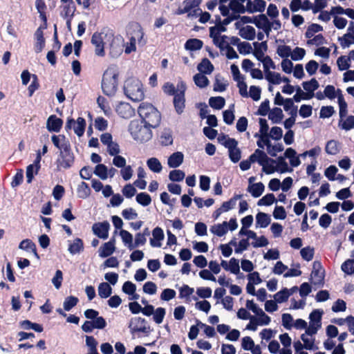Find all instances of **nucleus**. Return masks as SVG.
Here are the masks:
<instances>
[{"label":"nucleus","mask_w":354,"mask_h":354,"mask_svg":"<svg viewBox=\"0 0 354 354\" xmlns=\"http://www.w3.org/2000/svg\"><path fill=\"white\" fill-rule=\"evenodd\" d=\"M138 113L143 124L156 128L160 123L161 115L158 109L151 104L142 102L138 109Z\"/></svg>","instance_id":"f257e3e1"},{"label":"nucleus","mask_w":354,"mask_h":354,"mask_svg":"<svg viewBox=\"0 0 354 354\" xmlns=\"http://www.w3.org/2000/svg\"><path fill=\"white\" fill-rule=\"evenodd\" d=\"M118 71L115 66H110L104 71L102 81L103 93L108 96H113L118 87Z\"/></svg>","instance_id":"f03ea898"},{"label":"nucleus","mask_w":354,"mask_h":354,"mask_svg":"<svg viewBox=\"0 0 354 354\" xmlns=\"http://www.w3.org/2000/svg\"><path fill=\"white\" fill-rule=\"evenodd\" d=\"M134 120L131 121L129 125V131L135 140L144 142H147L152 138V127L149 125Z\"/></svg>","instance_id":"7ed1b4c3"},{"label":"nucleus","mask_w":354,"mask_h":354,"mask_svg":"<svg viewBox=\"0 0 354 354\" xmlns=\"http://www.w3.org/2000/svg\"><path fill=\"white\" fill-rule=\"evenodd\" d=\"M124 93L127 97L135 102L144 98V91L141 82L136 78H129L124 82Z\"/></svg>","instance_id":"20e7f679"},{"label":"nucleus","mask_w":354,"mask_h":354,"mask_svg":"<svg viewBox=\"0 0 354 354\" xmlns=\"http://www.w3.org/2000/svg\"><path fill=\"white\" fill-rule=\"evenodd\" d=\"M302 85L304 90L307 92H304L300 87H298L297 88L296 94L293 97V100L297 102L301 101V97L299 94L304 95L303 100H310L313 97L315 96L314 91H316L319 86L318 82L315 78H313L308 82H304Z\"/></svg>","instance_id":"39448f33"},{"label":"nucleus","mask_w":354,"mask_h":354,"mask_svg":"<svg viewBox=\"0 0 354 354\" xmlns=\"http://www.w3.org/2000/svg\"><path fill=\"white\" fill-rule=\"evenodd\" d=\"M201 0H185L183 1V8H179L176 12V15L188 14L189 17H197L201 14V9L199 5Z\"/></svg>","instance_id":"423d86ee"},{"label":"nucleus","mask_w":354,"mask_h":354,"mask_svg":"<svg viewBox=\"0 0 354 354\" xmlns=\"http://www.w3.org/2000/svg\"><path fill=\"white\" fill-rule=\"evenodd\" d=\"M230 12L227 15L226 18L224 19L223 23L225 25L229 24L233 20L237 19L239 17V15L244 13L246 10V6H243V3L237 0H231L227 5Z\"/></svg>","instance_id":"0eeeda50"},{"label":"nucleus","mask_w":354,"mask_h":354,"mask_svg":"<svg viewBox=\"0 0 354 354\" xmlns=\"http://www.w3.org/2000/svg\"><path fill=\"white\" fill-rule=\"evenodd\" d=\"M185 84L183 81L179 82L177 84V93L174 97L173 101L175 110L178 114H181L183 112L185 106Z\"/></svg>","instance_id":"6e6552de"},{"label":"nucleus","mask_w":354,"mask_h":354,"mask_svg":"<svg viewBox=\"0 0 354 354\" xmlns=\"http://www.w3.org/2000/svg\"><path fill=\"white\" fill-rule=\"evenodd\" d=\"M74 163V155L71 149L60 151L58 159L57 160V167L59 170L62 169H67L71 168Z\"/></svg>","instance_id":"1a4fd4ad"},{"label":"nucleus","mask_w":354,"mask_h":354,"mask_svg":"<svg viewBox=\"0 0 354 354\" xmlns=\"http://www.w3.org/2000/svg\"><path fill=\"white\" fill-rule=\"evenodd\" d=\"M124 39L120 36H115L112 34V38L109 44V53L113 57H118L123 51Z\"/></svg>","instance_id":"9d476101"},{"label":"nucleus","mask_w":354,"mask_h":354,"mask_svg":"<svg viewBox=\"0 0 354 354\" xmlns=\"http://www.w3.org/2000/svg\"><path fill=\"white\" fill-rule=\"evenodd\" d=\"M86 121L83 118H78L77 121H75L73 118H68L65 129L66 131L73 129L75 133L80 137L82 136L85 130Z\"/></svg>","instance_id":"9b49d317"},{"label":"nucleus","mask_w":354,"mask_h":354,"mask_svg":"<svg viewBox=\"0 0 354 354\" xmlns=\"http://www.w3.org/2000/svg\"><path fill=\"white\" fill-rule=\"evenodd\" d=\"M129 328L132 334L137 332L148 333L150 330V327L147 325L146 320L141 317L132 318L130 321Z\"/></svg>","instance_id":"f8f14e48"},{"label":"nucleus","mask_w":354,"mask_h":354,"mask_svg":"<svg viewBox=\"0 0 354 354\" xmlns=\"http://www.w3.org/2000/svg\"><path fill=\"white\" fill-rule=\"evenodd\" d=\"M257 153H260L259 164L262 166L263 171L267 174L273 173L274 171V169L272 165H270V163H274L275 161L273 159L270 158L262 150L258 149Z\"/></svg>","instance_id":"ddd939ff"},{"label":"nucleus","mask_w":354,"mask_h":354,"mask_svg":"<svg viewBox=\"0 0 354 354\" xmlns=\"http://www.w3.org/2000/svg\"><path fill=\"white\" fill-rule=\"evenodd\" d=\"M109 228L110 224L108 221L95 223L92 226L93 234L102 239L108 238Z\"/></svg>","instance_id":"4468645a"},{"label":"nucleus","mask_w":354,"mask_h":354,"mask_svg":"<svg viewBox=\"0 0 354 354\" xmlns=\"http://www.w3.org/2000/svg\"><path fill=\"white\" fill-rule=\"evenodd\" d=\"M115 111L120 117L124 119L131 118L135 115V109L127 102H120L115 108Z\"/></svg>","instance_id":"2eb2a0df"},{"label":"nucleus","mask_w":354,"mask_h":354,"mask_svg":"<svg viewBox=\"0 0 354 354\" xmlns=\"http://www.w3.org/2000/svg\"><path fill=\"white\" fill-rule=\"evenodd\" d=\"M41 153L38 152L34 162L28 165L26 168L27 183H30L34 178L35 174H37L40 168V161L41 159Z\"/></svg>","instance_id":"dca6fc26"},{"label":"nucleus","mask_w":354,"mask_h":354,"mask_svg":"<svg viewBox=\"0 0 354 354\" xmlns=\"http://www.w3.org/2000/svg\"><path fill=\"white\" fill-rule=\"evenodd\" d=\"M312 283L315 285H321L324 281V272L321 263L318 261L313 263V269L311 272Z\"/></svg>","instance_id":"f3484780"},{"label":"nucleus","mask_w":354,"mask_h":354,"mask_svg":"<svg viewBox=\"0 0 354 354\" xmlns=\"http://www.w3.org/2000/svg\"><path fill=\"white\" fill-rule=\"evenodd\" d=\"M348 38H352L354 43V23L353 21L350 22L348 32L338 38L340 45L343 48H348L352 44V41H349Z\"/></svg>","instance_id":"a211bd4d"},{"label":"nucleus","mask_w":354,"mask_h":354,"mask_svg":"<svg viewBox=\"0 0 354 354\" xmlns=\"http://www.w3.org/2000/svg\"><path fill=\"white\" fill-rule=\"evenodd\" d=\"M51 140L53 145L58 148L60 151L71 149L70 143L64 135H53L51 137Z\"/></svg>","instance_id":"6ab92c4d"},{"label":"nucleus","mask_w":354,"mask_h":354,"mask_svg":"<svg viewBox=\"0 0 354 354\" xmlns=\"http://www.w3.org/2000/svg\"><path fill=\"white\" fill-rule=\"evenodd\" d=\"M266 3L263 0H248L246 4L247 12L250 13L263 12L265 10Z\"/></svg>","instance_id":"aec40b11"},{"label":"nucleus","mask_w":354,"mask_h":354,"mask_svg":"<svg viewBox=\"0 0 354 354\" xmlns=\"http://www.w3.org/2000/svg\"><path fill=\"white\" fill-rule=\"evenodd\" d=\"M63 121L55 115H50L46 122V128L49 131L59 132L62 127Z\"/></svg>","instance_id":"412c9836"},{"label":"nucleus","mask_w":354,"mask_h":354,"mask_svg":"<svg viewBox=\"0 0 354 354\" xmlns=\"http://www.w3.org/2000/svg\"><path fill=\"white\" fill-rule=\"evenodd\" d=\"M91 44L95 46V53L97 56L103 57L105 55L104 46L102 44V36L98 32H95L91 37Z\"/></svg>","instance_id":"4be33fe9"},{"label":"nucleus","mask_w":354,"mask_h":354,"mask_svg":"<svg viewBox=\"0 0 354 354\" xmlns=\"http://www.w3.org/2000/svg\"><path fill=\"white\" fill-rule=\"evenodd\" d=\"M115 250V239H111L100 248L99 256L102 258L109 257L114 252Z\"/></svg>","instance_id":"5701e85b"},{"label":"nucleus","mask_w":354,"mask_h":354,"mask_svg":"<svg viewBox=\"0 0 354 354\" xmlns=\"http://www.w3.org/2000/svg\"><path fill=\"white\" fill-rule=\"evenodd\" d=\"M44 28H45V27H39L35 32V38L36 39V42L35 44V51L37 53L41 52L45 46V39L43 32Z\"/></svg>","instance_id":"b1692460"},{"label":"nucleus","mask_w":354,"mask_h":354,"mask_svg":"<svg viewBox=\"0 0 354 354\" xmlns=\"http://www.w3.org/2000/svg\"><path fill=\"white\" fill-rule=\"evenodd\" d=\"M254 23L257 27L262 29L268 35H269L270 32V21L265 15H260L255 17Z\"/></svg>","instance_id":"393cba45"},{"label":"nucleus","mask_w":354,"mask_h":354,"mask_svg":"<svg viewBox=\"0 0 354 354\" xmlns=\"http://www.w3.org/2000/svg\"><path fill=\"white\" fill-rule=\"evenodd\" d=\"M184 160V155L182 152L177 151L173 153L167 160V165L170 168L178 167Z\"/></svg>","instance_id":"a878e982"},{"label":"nucleus","mask_w":354,"mask_h":354,"mask_svg":"<svg viewBox=\"0 0 354 354\" xmlns=\"http://www.w3.org/2000/svg\"><path fill=\"white\" fill-rule=\"evenodd\" d=\"M153 239H150V244L152 247L160 248L161 246L160 241L164 239L162 230L159 227H155L152 231Z\"/></svg>","instance_id":"bb28decb"},{"label":"nucleus","mask_w":354,"mask_h":354,"mask_svg":"<svg viewBox=\"0 0 354 354\" xmlns=\"http://www.w3.org/2000/svg\"><path fill=\"white\" fill-rule=\"evenodd\" d=\"M174 141L173 133L170 129H164L160 134L159 142L163 146L172 145Z\"/></svg>","instance_id":"cd10ccee"},{"label":"nucleus","mask_w":354,"mask_h":354,"mask_svg":"<svg viewBox=\"0 0 354 354\" xmlns=\"http://www.w3.org/2000/svg\"><path fill=\"white\" fill-rule=\"evenodd\" d=\"M133 32L131 34L130 40L136 41L139 44L143 46L145 44V41H142L144 37V32L141 26L138 24H133Z\"/></svg>","instance_id":"c85d7f7f"},{"label":"nucleus","mask_w":354,"mask_h":354,"mask_svg":"<svg viewBox=\"0 0 354 354\" xmlns=\"http://www.w3.org/2000/svg\"><path fill=\"white\" fill-rule=\"evenodd\" d=\"M339 127L345 131H350L354 129V116L346 115V117L340 118Z\"/></svg>","instance_id":"c756f323"},{"label":"nucleus","mask_w":354,"mask_h":354,"mask_svg":"<svg viewBox=\"0 0 354 354\" xmlns=\"http://www.w3.org/2000/svg\"><path fill=\"white\" fill-rule=\"evenodd\" d=\"M264 189L265 187L262 183H257L249 185L247 191L250 193L253 197L258 198L263 194Z\"/></svg>","instance_id":"7c9ffc66"},{"label":"nucleus","mask_w":354,"mask_h":354,"mask_svg":"<svg viewBox=\"0 0 354 354\" xmlns=\"http://www.w3.org/2000/svg\"><path fill=\"white\" fill-rule=\"evenodd\" d=\"M227 222L223 221L221 224H216L212 225L210 228V232L218 236H223L227 233Z\"/></svg>","instance_id":"2f4dec72"},{"label":"nucleus","mask_w":354,"mask_h":354,"mask_svg":"<svg viewBox=\"0 0 354 354\" xmlns=\"http://www.w3.org/2000/svg\"><path fill=\"white\" fill-rule=\"evenodd\" d=\"M239 35L243 39L253 40L255 38L256 31L252 26H246L240 28Z\"/></svg>","instance_id":"473e14b6"},{"label":"nucleus","mask_w":354,"mask_h":354,"mask_svg":"<svg viewBox=\"0 0 354 354\" xmlns=\"http://www.w3.org/2000/svg\"><path fill=\"white\" fill-rule=\"evenodd\" d=\"M83 249V241L80 238H76L73 243H69L68 250L73 255L80 253Z\"/></svg>","instance_id":"72a5a7b5"},{"label":"nucleus","mask_w":354,"mask_h":354,"mask_svg":"<svg viewBox=\"0 0 354 354\" xmlns=\"http://www.w3.org/2000/svg\"><path fill=\"white\" fill-rule=\"evenodd\" d=\"M271 222L270 216L263 212H259L256 215V224L257 226L260 227H266Z\"/></svg>","instance_id":"f704fd0d"},{"label":"nucleus","mask_w":354,"mask_h":354,"mask_svg":"<svg viewBox=\"0 0 354 354\" xmlns=\"http://www.w3.org/2000/svg\"><path fill=\"white\" fill-rule=\"evenodd\" d=\"M197 69L201 73L210 74L214 70V66L208 59L204 58L198 65Z\"/></svg>","instance_id":"c9c22d12"},{"label":"nucleus","mask_w":354,"mask_h":354,"mask_svg":"<svg viewBox=\"0 0 354 354\" xmlns=\"http://www.w3.org/2000/svg\"><path fill=\"white\" fill-rule=\"evenodd\" d=\"M283 118V114L281 109L277 107L272 109L268 114V118L274 124L280 123Z\"/></svg>","instance_id":"e433bc0d"},{"label":"nucleus","mask_w":354,"mask_h":354,"mask_svg":"<svg viewBox=\"0 0 354 354\" xmlns=\"http://www.w3.org/2000/svg\"><path fill=\"white\" fill-rule=\"evenodd\" d=\"M120 236H121L124 244L127 246L129 250H133L134 248V243H133V236L129 232L125 230H121L120 232Z\"/></svg>","instance_id":"4c0bfd02"},{"label":"nucleus","mask_w":354,"mask_h":354,"mask_svg":"<svg viewBox=\"0 0 354 354\" xmlns=\"http://www.w3.org/2000/svg\"><path fill=\"white\" fill-rule=\"evenodd\" d=\"M267 50V45L265 42H261V44H255L254 55V57L261 62L266 56H264V53Z\"/></svg>","instance_id":"58836bf2"},{"label":"nucleus","mask_w":354,"mask_h":354,"mask_svg":"<svg viewBox=\"0 0 354 354\" xmlns=\"http://www.w3.org/2000/svg\"><path fill=\"white\" fill-rule=\"evenodd\" d=\"M147 165L154 173H160L162 169L160 162L156 158H149L147 161Z\"/></svg>","instance_id":"ea45409f"},{"label":"nucleus","mask_w":354,"mask_h":354,"mask_svg":"<svg viewBox=\"0 0 354 354\" xmlns=\"http://www.w3.org/2000/svg\"><path fill=\"white\" fill-rule=\"evenodd\" d=\"M98 295L101 298H108L112 293V288L108 283L102 282L98 286Z\"/></svg>","instance_id":"a19ab883"},{"label":"nucleus","mask_w":354,"mask_h":354,"mask_svg":"<svg viewBox=\"0 0 354 354\" xmlns=\"http://www.w3.org/2000/svg\"><path fill=\"white\" fill-rule=\"evenodd\" d=\"M264 73L265 78L269 83L272 84H279L281 82L282 77L279 73L270 71Z\"/></svg>","instance_id":"79ce46f5"},{"label":"nucleus","mask_w":354,"mask_h":354,"mask_svg":"<svg viewBox=\"0 0 354 354\" xmlns=\"http://www.w3.org/2000/svg\"><path fill=\"white\" fill-rule=\"evenodd\" d=\"M203 41L198 39H189L186 41L185 48L189 50H197L203 47Z\"/></svg>","instance_id":"37998d69"},{"label":"nucleus","mask_w":354,"mask_h":354,"mask_svg":"<svg viewBox=\"0 0 354 354\" xmlns=\"http://www.w3.org/2000/svg\"><path fill=\"white\" fill-rule=\"evenodd\" d=\"M337 100L339 107V117H346V115H347V104L344 100V96L339 89L337 90Z\"/></svg>","instance_id":"c03bdc74"},{"label":"nucleus","mask_w":354,"mask_h":354,"mask_svg":"<svg viewBox=\"0 0 354 354\" xmlns=\"http://www.w3.org/2000/svg\"><path fill=\"white\" fill-rule=\"evenodd\" d=\"M20 326L25 330L32 329L38 333H41L43 331V327L41 325L36 323H32L29 320H24L21 322Z\"/></svg>","instance_id":"a18cd8bd"},{"label":"nucleus","mask_w":354,"mask_h":354,"mask_svg":"<svg viewBox=\"0 0 354 354\" xmlns=\"http://www.w3.org/2000/svg\"><path fill=\"white\" fill-rule=\"evenodd\" d=\"M19 248L21 250H27V251H31L35 255L39 258V256L37 253V251H36V245L32 241H30V239H25V240H23L20 244H19Z\"/></svg>","instance_id":"49530a36"},{"label":"nucleus","mask_w":354,"mask_h":354,"mask_svg":"<svg viewBox=\"0 0 354 354\" xmlns=\"http://www.w3.org/2000/svg\"><path fill=\"white\" fill-rule=\"evenodd\" d=\"M209 106L215 109H221L225 104V99L223 97H211L209 100Z\"/></svg>","instance_id":"de8ad7c7"},{"label":"nucleus","mask_w":354,"mask_h":354,"mask_svg":"<svg viewBox=\"0 0 354 354\" xmlns=\"http://www.w3.org/2000/svg\"><path fill=\"white\" fill-rule=\"evenodd\" d=\"M75 11V6L73 3V1L69 2V3H65V5L63 6V9L62 11V16L64 18L73 17Z\"/></svg>","instance_id":"09e8293b"},{"label":"nucleus","mask_w":354,"mask_h":354,"mask_svg":"<svg viewBox=\"0 0 354 354\" xmlns=\"http://www.w3.org/2000/svg\"><path fill=\"white\" fill-rule=\"evenodd\" d=\"M77 196L80 198H86L91 194V189L85 182H82L77 187Z\"/></svg>","instance_id":"8fccbe9b"},{"label":"nucleus","mask_w":354,"mask_h":354,"mask_svg":"<svg viewBox=\"0 0 354 354\" xmlns=\"http://www.w3.org/2000/svg\"><path fill=\"white\" fill-rule=\"evenodd\" d=\"M290 295H292V292H290L288 288H283L277 292L274 295V298L276 303H283L286 301Z\"/></svg>","instance_id":"3c124183"},{"label":"nucleus","mask_w":354,"mask_h":354,"mask_svg":"<svg viewBox=\"0 0 354 354\" xmlns=\"http://www.w3.org/2000/svg\"><path fill=\"white\" fill-rule=\"evenodd\" d=\"M194 81L196 85L200 88H204L208 85L209 80L203 73H197L194 76Z\"/></svg>","instance_id":"603ef678"},{"label":"nucleus","mask_w":354,"mask_h":354,"mask_svg":"<svg viewBox=\"0 0 354 354\" xmlns=\"http://www.w3.org/2000/svg\"><path fill=\"white\" fill-rule=\"evenodd\" d=\"M94 174L102 180H106L108 178V168L103 164H98L95 168Z\"/></svg>","instance_id":"864d4df0"},{"label":"nucleus","mask_w":354,"mask_h":354,"mask_svg":"<svg viewBox=\"0 0 354 354\" xmlns=\"http://www.w3.org/2000/svg\"><path fill=\"white\" fill-rule=\"evenodd\" d=\"M113 32L109 29H103L99 32V35L102 36V44L105 47H108L111 38H112Z\"/></svg>","instance_id":"5fc2aeb1"},{"label":"nucleus","mask_w":354,"mask_h":354,"mask_svg":"<svg viewBox=\"0 0 354 354\" xmlns=\"http://www.w3.org/2000/svg\"><path fill=\"white\" fill-rule=\"evenodd\" d=\"M79 299L78 298L74 297V296H69L67 297L63 304L64 308L66 311L71 310L74 306L77 305L78 303Z\"/></svg>","instance_id":"6e6d98bb"},{"label":"nucleus","mask_w":354,"mask_h":354,"mask_svg":"<svg viewBox=\"0 0 354 354\" xmlns=\"http://www.w3.org/2000/svg\"><path fill=\"white\" fill-rule=\"evenodd\" d=\"M185 176L184 171L179 169H174L170 171L169 178L174 182L182 181Z\"/></svg>","instance_id":"4d7b16f0"},{"label":"nucleus","mask_w":354,"mask_h":354,"mask_svg":"<svg viewBox=\"0 0 354 354\" xmlns=\"http://www.w3.org/2000/svg\"><path fill=\"white\" fill-rule=\"evenodd\" d=\"M97 103L106 115L109 116L111 114V110L106 102V100L104 97H98Z\"/></svg>","instance_id":"13d9d810"},{"label":"nucleus","mask_w":354,"mask_h":354,"mask_svg":"<svg viewBox=\"0 0 354 354\" xmlns=\"http://www.w3.org/2000/svg\"><path fill=\"white\" fill-rule=\"evenodd\" d=\"M259 312L260 313L257 315L258 317H255V322H257V324L261 326L268 325L271 321L270 317L267 315L263 310Z\"/></svg>","instance_id":"bf43d9fd"},{"label":"nucleus","mask_w":354,"mask_h":354,"mask_svg":"<svg viewBox=\"0 0 354 354\" xmlns=\"http://www.w3.org/2000/svg\"><path fill=\"white\" fill-rule=\"evenodd\" d=\"M136 201L142 206H147L151 203V198L148 194L142 192L137 194Z\"/></svg>","instance_id":"052dcab7"},{"label":"nucleus","mask_w":354,"mask_h":354,"mask_svg":"<svg viewBox=\"0 0 354 354\" xmlns=\"http://www.w3.org/2000/svg\"><path fill=\"white\" fill-rule=\"evenodd\" d=\"M326 152L328 154L335 155L339 152L337 142L335 140H329L326 145Z\"/></svg>","instance_id":"680f3d73"},{"label":"nucleus","mask_w":354,"mask_h":354,"mask_svg":"<svg viewBox=\"0 0 354 354\" xmlns=\"http://www.w3.org/2000/svg\"><path fill=\"white\" fill-rule=\"evenodd\" d=\"M291 48L286 45H280L278 46L277 53L282 58L287 59L291 55Z\"/></svg>","instance_id":"e2e57ef3"},{"label":"nucleus","mask_w":354,"mask_h":354,"mask_svg":"<svg viewBox=\"0 0 354 354\" xmlns=\"http://www.w3.org/2000/svg\"><path fill=\"white\" fill-rule=\"evenodd\" d=\"M306 55V50L299 47H296L293 50H291V58L294 61L301 60Z\"/></svg>","instance_id":"0e129e2a"},{"label":"nucleus","mask_w":354,"mask_h":354,"mask_svg":"<svg viewBox=\"0 0 354 354\" xmlns=\"http://www.w3.org/2000/svg\"><path fill=\"white\" fill-rule=\"evenodd\" d=\"M165 313H166V311H165V308H161V307L156 308V310H154V313L153 314V319L154 322L158 324H161L163 321Z\"/></svg>","instance_id":"69168bd1"},{"label":"nucleus","mask_w":354,"mask_h":354,"mask_svg":"<svg viewBox=\"0 0 354 354\" xmlns=\"http://www.w3.org/2000/svg\"><path fill=\"white\" fill-rule=\"evenodd\" d=\"M300 254L304 260L307 261H311L314 255V249L310 246L304 248L301 250Z\"/></svg>","instance_id":"338daca9"},{"label":"nucleus","mask_w":354,"mask_h":354,"mask_svg":"<svg viewBox=\"0 0 354 354\" xmlns=\"http://www.w3.org/2000/svg\"><path fill=\"white\" fill-rule=\"evenodd\" d=\"M342 270L347 274H352L354 273V260L348 259L342 265Z\"/></svg>","instance_id":"774afa93"}]
</instances>
